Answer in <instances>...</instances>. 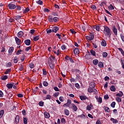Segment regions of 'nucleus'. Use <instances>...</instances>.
Instances as JSON below:
<instances>
[{
	"instance_id": "nucleus-5",
	"label": "nucleus",
	"mask_w": 124,
	"mask_h": 124,
	"mask_svg": "<svg viewBox=\"0 0 124 124\" xmlns=\"http://www.w3.org/2000/svg\"><path fill=\"white\" fill-rule=\"evenodd\" d=\"M79 98L82 101H83V100H86V99L89 100V98L87 97L86 95H80Z\"/></svg>"
},
{
	"instance_id": "nucleus-40",
	"label": "nucleus",
	"mask_w": 124,
	"mask_h": 124,
	"mask_svg": "<svg viewBox=\"0 0 124 124\" xmlns=\"http://www.w3.org/2000/svg\"><path fill=\"white\" fill-rule=\"evenodd\" d=\"M116 100L117 101V102H122V98H120L119 97H116Z\"/></svg>"
},
{
	"instance_id": "nucleus-21",
	"label": "nucleus",
	"mask_w": 124,
	"mask_h": 124,
	"mask_svg": "<svg viewBox=\"0 0 124 124\" xmlns=\"http://www.w3.org/2000/svg\"><path fill=\"white\" fill-rule=\"evenodd\" d=\"M1 79L3 81H4V80H6V79H8V77L7 75L3 76L1 77Z\"/></svg>"
},
{
	"instance_id": "nucleus-44",
	"label": "nucleus",
	"mask_w": 124,
	"mask_h": 124,
	"mask_svg": "<svg viewBox=\"0 0 124 124\" xmlns=\"http://www.w3.org/2000/svg\"><path fill=\"white\" fill-rule=\"evenodd\" d=\"M93 88H90L89 87V88H88V93H93Z\"/></svg>"
},
{
	"instance_id": "nucleus-41",
	"label": "nucleus",
	"mask_w": 124,
	"mask_h": 124,
	"mask_svg": "<svg viewBox=\"0 0 124 124\" xmlns=\"http://www.w3.org/2000/svg\"><path fill=\"white\" fill-rule=\"evenodd\" d=\"M36 3L39 4L40 5H42V4H43V2L42 1V0H39L38 1H36Z\"/></svg>"
},
{
	"instance_id": "nucleus-38",
	"label": "nucleus",
	"mask_w": 124,
	"mask_h": 124,
	"mask_svg": "<svg viewBox=\"0 0 124 124\" xmlns=\"http://www.w3.org/2000/svg\"><path fill=\"white\" fill-rule=\"evenodd\" d=\"M29 67H30V68H31V69L34 68V64H33V63H32V62L30 63H29Z\"/></svg>"
},
{
	"instance_id": "nucleus-37",
	"label": "nucleus",
	"mask_w": 124,
	"mask_h": 124,
	"mask_svg": "<svg viewBox=\"0 0 124 124\" xmlns=\"http://www.w3.org/2000/svg\"><path fill=\"white\" fill-rule=\"evenodd\" d=\"M108 8L110 10H114V9H115V8H114V6H113V5H112L111 4L108 6Z\"/></svg>"
},
{
	"instance_id": "nucleus-47",
	"label": "nucleus",
	"mask_w": 124,
	"mask_h": 124,
	"mask_svg": "<svg viewBox=\"0 0 124 124\" xmlns=\"http://www.w3.org/2000/svg\"><path fill=\"white\" fill-rule=\"evenodd\" d=\"M48 85H49V83H48L47 81H44L43 82V85L44 86V87H48Z\"/></svg>"
},
{
	"instance_id": "nucleus-18",
	"label": "nucleus",
	"mask_w": 124,
	"mask_h": 124,
	"mask_svg": "<svg viewBox=\"0 0 124 124\" xmlns=\"http://www.w3.org/2000/svg\"><path fill=\"white\" fill-rule=\"evenodd\" d=\"M110 121L112 122L113 124H118L119 123L117 119H115L114 118H111Z\"/></svg>"
},
{
	"instance_id": "nucleus-24",
	"label": "nucleus",
	"mask_w": 124,
	"mask_h": 124,
	"mask_svg": "<svg viewBox=\"0 0 124 124\" xmlns=\"http://www.w3.org/2000/svg\"><path fill=\"white\" fill-rule=\"evenodd\" d=\"M88 53L89 54H86L85 57L87 60H90L91 59V54H90V52L88 51Z\"/></svg>"
},
{
	"instance_id": "nucleus-13",
	"label": "nucleus",
	"mask_w": 124,
	"mask_h": 124,
	"mask_svg": "<svg viewBox=\"0 0 124 124\" xmlns=\"http://www.w3.org/2000/svg\"><path fill=\"white\" fill-rule=\"evenodd\" d=\"M71 105L72 106V108L73 109L74 111L76 112V111L78 110V108H77V106H76V105H75V104H72Z\"/></svg>"
},
{
	"instance_id": "nucleus-53",
	"label": "nucleus",
	"mask_w": 124,
	"mask_h": 124,
	"mask_svg": "<svg viewBox=\"0 0 124 124\" xmlns=\"http://www.w3.org/2000/svg\"><path fill=\"white\" fill-rule=\"evenodd\" d=\"M91 8L93 10H96V6L95 5H92L91 6Z\"/></svg>"
},
{
	"instance_id": "nucleus-48",
	"label": "nucleus",
	"mask_w": 124,
	"mask_h": 124,
	"mask_svg": "<svg viewBox=\"0 0 124 124\" xmlns=\"http://www.w3.org/2000/svg\"><path fill=\"white\" fill-rule=\"evenodd\" d=\"M107 56H108V53L106 52H103V57L104 58H107Z\"/></svg>"
},
{
	"instance_id": "nucleus-54",
	"label": "nucleus",
	"mask_w": 124,
	"mask_h": 124,
	"mask_svg": "<svg viewBox=\"0 0 124 124\" xmlns=\"http://www.w3.org/2000/svg\"><path fill=\"white\" fill-rule=\"evenodd\" d=\"M21 16H15V20H20L21 19Z\"/></svg>"
},
{
	"instance_id": "nucleus-35",
	"label": "nucleus",
	"mask_w": 124,
	"mask_h": 124,
	"mask_svg": "<svg viewBox=\"0 0 124 124\" xmlns=\"http://www.w3.org/2000/svg\"><path fill=\"white\" fill-rule=\"evenodd\" d=\"M46 33H47V34H50V33H51V32H53L52 28H51V29H47L46 30Z\"/></svg>"
},
{
	"instance_id": "nucleus-62",
	"label": "nucleus",
	"mask_w": 124,
	"mask_h": 124,
	"mask_svg": "<svg viewBox=\"0 0 124 124\" xmlns=\"http://www.w3.org/2000/svg\"><path fill=\"white\" fill-rule=\"evenodd\" d=\"M21 52H22V49H19L18 50H17L16 55H19L20 54H21Z\"/></svg>"
},
{
	"instance_id": "nucleus-52",
	"label": "nucleus",
	"mask_w": 124,
	"mask_h": 124,
	"mask_svg": "<svg viewBox=\"0 0 124 124\" xmlns=\"http://www.w3.org/2000/svg\"><path fill=\"white\" fill-rule=\"evenodd\" d=\"M116 105V102H113L111 104L110 106L112 107V108H115V106Z\"/></svg>"
},
{
	"instance_id": "nucleus-6",
	"label": "nucleus",
	"mask_w": 124,
	"mask_h": 124,
	"mask_svg": "<svg viewBox=\"0 0 124 124\" xmlns=\"http://www.w3.org/2000/svg\"><path fill=\"white\" fill-rule=\"evenodd\" d=\"M89 88L91 89H94L95 88V82H92L89 84Z\"/></svg>"
},
{
	"instance_id": "nucleus-46",
	"label": "nucleus",
	"mask_w": 124,
	"mask_h": 124,
	"mask_svg": "<svg viewBox=\"0 0 124 124\" xmlns=\"http://www.w3.org/2000/svg\"><path fill=\"white\" fill-rule=\"evenodd\" d=\"M51 96H50V94H47L46 95V99H45V100H46V99H49V100H50L51 98Z\"/></svg>"
},
{
	"instance_id": "nucleus-43",
	"label": "nucleus",
	"mask_w": 124,
	"mask_h": 124,
	"mask_svg": "<svg viewBox=\"0 0 124 124\" xmlns=\"http://www.w3.org/2000/svg\"><path fill=\"white\" fill-rule=\"evenodd\" d=\"M10 72H11V69H7L4 72V74H9Z\"/></svg>"
},
{
	"instance_id": "nucleus-58",
	"label": "nucleus",
	"mask_w": 124,
	"mask_h": 124,
	"mask_svg": "<svg viewBox=\"0 0 124 124\" xmlns=\"http://www.w3.org/2000/svg\"><path fill=\"white\" fill-rule=\"evenodd\" d=\"M43 75H47V71L45 69H43Z\"/></svg>"
},
{
	"instance_id": "nucleus-7",
	"label": "nucleus",
	"mask_w": 124,
	"mask_h": 124,
	"mask_svg": "<svg viewBox=\"0 0 124 124\" xmlns=\"http://www.w3.org/2000/svg\"><path fill=\"white\" fill-rule=\"evenodd\" d=\"M20 122V117L17 115L15 117V123L16 124H18V123Z\"/></svg>"
},
{
	"instance_id": "nucleus-61",
	"label": "nucleus",
	"mask_w": 124,
	"mask_h": 124,
	"mask_svg": "<svg viewBox=\"0 0 124 124\" xmlns=\"http://www.w3.org/2000/svg\"><path fill=\"white\" fill-rule=\"evenodd\" d=\"M70 32H71V33H72V34H74V33H76V32H75V31L74 30V29L70 30Z\"/></svg>"
},
{
	"instance_id": "nucleus-33",
	"label": "nucleus",
	"mask_w": 124,
	"mask_h": 124,
	"mask_svg": "<svg viewBox=\"0 0 124 124\" xmlns=\"http://www.w3.org/2000/svg\"><path fill=\"white\" fill-rule=\"evenodd\" d=\"M23 123L24 124H28V118H27V117H23Z\"/></svg>"
},
{
	"instance_id": "nucleus-26",
	"label": "nucleus",
	"mask_w": 124,
	"mask_h": 124,
	"mask_svg": "<svg viewBox=\"0 0 124 124\" xmlns=\"http://www.w3.org/2000/svg\"><path fill=\"white\" fill-rule=\"evenodd\" d=\"M59 20H60V18H59V17H53V22H55V23H58Z\"/></svg>"
},
{
	"instance_id": "nucleus-10",
	"label": "nucleus",
	"mask_w": 124,
	"mask_h": 124,
	"mask_svg": "<svg viewBox=\"0 0 124 124\" xmlns=\"http://www.w3.org/2000/svg\"><path fill=\"white\" fill-rule=\"evenodd\" d=\"M113 31L115 35H118V29L115 26L113 27Z\"/></svg>"
},
{
	"instance_id": "nucleus-49",
	"label": "nucleus",
	"mask_w": 124,
	"mask_h": 124,
	"mask_svg": "<svg viewBox=\"0 0 124 124\" xmlns=\"http://www.w3.org/2000/svg\"><path fill=\"white\" fill-rule=\"evenodd\" d=\"M49 65L51 69H54V64H53L52 62H49Z\"/></svg>"
},
{
	"instance_id": "nucleus-4",
	"label": "nucleus",
	"mask_w": 124,
	"mask_h": 124,
	"mask_svg": "<svg viewBox=\"0 0 124 124\" xmlns=\"http://www.w3.org/2000/svg\"><path fill=\"white\" fill-rule=\"evenodd\" d=\"M15 83H8L6 85V87L7 88H8V89H9V90H10V89H12V88H13V86H14Z\"/></svg>"
},
{
	"instance_id": "nucleus-30",
	"label": "nucleus",
	"mask_w": 124,
	"mask_h": 124,
	"mask_svg": "<svg viewBox=\"0 0 124 124\" xmlns=\"http://www.w3.org/2000/svg\"><path fill=\"white\" fill-rule=\"evenodd\" d=\"M74 53L75 54V55H77L79 53V49L78 48H76L74 50Z\"/></svg>"
},
{
	"instance_id": "nucleus-20",
	"label": "nucleus",
	"mask_w": 124,
	"mask_h": 124,
	"mask_svg": "<svg viewBox=\"0 0 124 124\" xmlns=\"http://www.w3.org/2000/svg\"><path fill=\"white\" fill-rule=\"evenodd\" d=\"M89 36L92 40H93L94 39V34L93 33V32L90 33Z\"/></svg>"
},
{
	"instance_id": "nucleus-8",
	"label": "nucleus",
	"mask_w": 124,
	"mask_h": 124,
	"mask_svg": "<svg viewBox=\"0 0 124 124\" xmlns=\"http://www.w3.org/2000/svg\"><path fill=\"white\" fill-rule=\"evenodd\" d=\"M15 40H16V44L17 45H20V44H21V40L20 39L18 38V37H15Z\"/></svg>"
},
{
	"instance_id": "nucleus-3",
	"label": "nucleus",
	"mask_w": 124,
	"mask_h": 124,
	"mask_svg": "<svg viewBox=\"0 0 124 124\" xmlns=\"http://www.w3.org/2000/svg\"><path fill=\"white\" fill-rule=\"evenodd\" d=\"M51 29H52V32H55V33H57V32H58L59 30V27L57 26L53 27L51 28Z\"/></svg>"
},
{
	"instance_id": "nucleus-9",
	"label": "nucleus",
	"mask_w": 124,
	"mask_h": 124,
	"mask_svg": "<svg viewBox=\"0 0 124 124\" xmlns=\"http://www.w3.org/2000/svg\"><path fill=\"white\" fill-rule=\"evenodd\" d=\"M45 118H46V119H49V118H50V113H48L47 112H45L44 113Z\"/></svg>"
},
{
	"instance_id": "nucleus-12",
	"label": "nucleus",
	"mask_w": 124,
	"mask_h": 124,
	"mask_svg": "<svg viewBox=\"0 0 124 124\" xmlns=\"http://www.w3.org/2000/svg\"><path fill=\"white\" fill-rule=\"evenodd\" d=\"M87 28V25L83 24L81 26L80 29L83 31H86V29Z\"/></svg>"
},
{
	"instance_id": "nucleus-27",
	"label": "nucleus",
	"mask_w": 124,
	"mask_h": 124,
	"mask_svg": "<svg viewBox=\"0 0 124 124\" xmlns=\"http://www.w3.org/2000/svg\"><path fill=\"white\" fill-rule=\"evenodd\" d=\"M4 114V110H1L0 111V119H1L2 118V116H3V114Z\"/></svg>"
},
{
	"instance_id": "nucleus-31",
	"label": "nucleus",
	"mask_w": 124,
	"mask_h": 124,
	"mask_svg": "<svg viewBox=\"0 0 124 124\" xmlns=\"http://www.w3.org/2000/svg\"><path fill=\"white\" fill-rule=\"evenodd\" d=\"M110 90V91H111V92H116V88H115V86L114 85L111 86Z\"/></svg>"
},
{
	"instance_id": "nucleus-56",
	"label": "nucleus",
	"mask_w": 124,
	"mask_h": 124,
	"mask_svg": "<svg viewBox=\"0 0 124 124\" xmlns=\"http://www.w3.org/2000/svg\"><path fill=\"white\" fill-rule=\"evenodd\" d=\"M120 37H121L122 41H123V42H124V34L121 33L120 34Z\"/></svg>"
},
{
	"instance_id": "nucleus-17",
	"label": "nucleus",
	"mask_w": 124,
	"mask_h": 124,
	"mask_svg": "<svg viewBox=\"0 0 124 124\" xmlns=\"http://www.w3.org/2000/svg\"><path fill=\"white\" fill-rule=\"evenodd\" d=\"M90 53L92 56H93V57H96V54L95 51L94 50L91 49L90 50Z\"/></svg>"
},
{
	"instance_id": "nucleus-64",
	"label": "nucleus",
	"mask_w": 124,
	"mask_h": 124,
	"mask_svg": "<svg viewBox=\"0 0 124 124\" xmlns=\"http://www.w3.org/2000/svg\"><path fill=\"white\" fill-rule=\"evenodd\" d=\"M17 96H18V97L20 98L24 97V95L21 93L17 94Z\"/></svg>"
},
{
	"instance_id": "nucleus-51",
	"label": "nucleus",
	"mask_w": 124,
	"mask_h": 124,
	"mask_svg": "<svg viewBox=\"0 0 124 124\" xmlns=\"http://www.w3.org/2000/svg\"><path fill=\"white\" fill-rule=\"evenodd\" d=\"M97 100L100 104L102 103V98H101V97H99Z\"/></svg>"
},
{
	"instance_id": "nucleus-2",
	"label": "nucleus",
	"mask_w": 124,
	"mask_h": 124,
	"mask_svg": "<svg viewBox=\"0 0 124 124\" xmlns=\"http://www.w3.org/2000/svg\"><path fill=\"white\" fill-rule=\"evenodd\" d=\"M8 7L9 9H15L16 8L17 6H16V5H15L14 4L9 3L8 4Z\"/></svg>"
},
{
	"instance_id": "nucleus-59",
	"label": "nucleus",
	"mask_w": 124,
	"mask_h": 124,
	"mask_svg": "<svg viewBox=\"0 0 124 124\" xmlns=\"http://www.w3.org/2000/svg\"><path fill=\"white\" fill-rule=\"evenodd\" d=\"M30 11V9L29 8H26L25 10L23 11V13H27Z\"/></svg>"
},
{
	"instance_id": "nucleus-57",
	"label": "nucleus",
	"mask_w": 124,
	"mask_h": 124,
	"mask_svg": "<svg viewBox=\"0 0 124 124\" xmlns=\"http://www.w3.org/2000/svg\"><path fill=\"white\" fill-rule=\"evenodd\" d=\"M75 86L76 87V88H77V89H80V85L78 84V83H75Z\"/></svg>"
},
{
	"instance_id": "nucleus-23",
	"label": "nucleus",
	"mask_w": 124,
	"mask_h": 124,
	"mask_svg": "<svg viewBox=\"0 0 124 124\" xmlns=\"http://www.w3.org/2000/svg\"><path fill=\"white\" fill-rule=\"evenodd\" d=\"M98 66H99V67H100V68H102V67H104V65H103V62H99L98 63Z\"/></svg>"
},
{
	"instance_id": "nucleus-1",
	"label": "nucleus",
	"mask_w": 124,
	"mask_h": 124,
	"mask_svg": "<svg viewBox=\"0 0 124 124\" xmlns=\"http://www.w3.org/2000/svg\"><path fill=\"white\" fill-rule=\"evenodd\" d=\"M104 29L103 32L105 35L108 37H111V35H112V31H111V29L108 26H104Z\"/></svg>"
},
{
	"instance_id": "nucleus-14",
	"label": "nucleus",
	"mask_w": 124,
	"mask_h": 124,
	"mask_svg": "<svg viewBox=\"0 0 124 124\" xmlns=\"http://www.w3.org/2000/svg\"><path fill=\"white\" fill-rule=\"evenodd\" d=\"M24 35V32L22 31H20L17 33V36L18 37H22Z\"/></svg>"
},
{
	"instance_id": "nucleus-34",
	"label": "nucleus",
	"mask_w": 124,
	"mask_h": 124,
	"mask_svg": "<svg viewBox=\"0 0 124 124\" xmlns=\"http://www.w3.org/2000/svg\"><path fill=\"white\" fill-rule=\"evenodd\" d=\"M93 63L94 65H97V64L98 63V60L97 59L93 60Z\"/></svg>"
},
{
	"instance_id": "nucleus-50",
	"label": "nucleus",
	"mask_w": 124,
	"mask_h": 124,
	"mask_svg": "<svg viewBox=\"0 0 124 124\" xmlns=\"http://www.w3.org/2000/svg\"><path fill=\"white\" fill-rule=\"evenodd\" d=\"M23 69H24V65H23V64H21L19 68V71H22L23 70Z\"/></svg>"
},
{
	"instance_id": "nucleus-25",
	"label": "nucleus",
	"mask_w": 124,
	"mask_h": 124,
	"mask_svg": "<svg viewBox=\"0 0 124 124\" xmlns=\"http://www.w3.org/2000/svg\"><path fill=\"white\" fill-rule=\"evenodd\" d=\"M104 108L105 112H107V113L110 112V108H109L104 107Z\"/></svg>"
},
{
	"instance_id": "nucleus-60",
	"label": "nucleus",
	"mask_w": 124,
	"mask_h": 124,
	"mask_svg": "<svg viewBox=\"0 0 124 124\" xmlns=\"http://www.w3.org/2000/svg\"><path fill=\"white\" fill-rule=\"evenodd\" d=\"M12 65V63L11 62H8L7 64V67H11V66Z\"/></svg>"
},
{
	"instance_id": "nucleus-11",
	"label": "nucleus",
	"mask_w": 124,
	"mask_h": 124,
	"mask_svg": "<svg viewBox=\"0 0 124 124\" xmlns=\"http://www.w3.org/2000/svg\"><path fill=\"white\" fill-rule=\"evenodd\" d=\"M31 40L30 39L26 40L24 41V43H25L26 45H27V46H30V45H31Z\"/></svg>"
},
{
	"instance_id": "nucleus-63",
	"label": "nucleus",
	"mask_w": 124,
	"mask_h": 124,
	"mask_svg": "<svg viewBox=\"0 0 124 124\" xmlns=\"http://www.w3.org/2000/svg\"><path fill=\"white\" fill-rule=\"evenodd\" d=\"M61 122L62 124H65V119L64 118H62Z\"/></svg>"
},
{
	"instance_id": "nucleus-39",
	"label": "nucleus",
	"mask_w": 124,
	"mask_h": 124,
	"mask_svg": "<svg viewBox=\"0 0 124 124\" xmlns=\"http://www.w3.org/2000/svg\"><path fill=\"white\" fill-rule=\"evenodd\" d=\"M118 50L119 51H120L122 55H123V56H124V50L123 49V48H121V47H119L118 48Z\"/></svg>"
},
{
	"instance_id": "nucleus-36",
	"label": "nucleus",
	"mask_w": 124,
	"mask_h": 124,
	"mask_svg": "<svg viewBox=\"0 0 124 124\" xmlns=\"http://www.w3.org/2000/svg\"><path fill=\"white\" fill-rule=\"evenodd\" d=\"M38 105L41 107H43L44 106V102L41 101L39 102Z\"/></svg>"
},
{
	"instance_id": "nucleus-28",
	"label": "nucleus",
	"mask_w": 124,
	"mask_h": 124,
	"mask_svg": "<svg viewBox=\"0 0 124 124\" xmlns=\"http://www.w3.org/2000/svg\"><path fill=\"white\" fill-rule=\"evenodd\" d=\"M19 58L17 56H15L14 58V63H17L18 62V60Z\"/></svg>"
},
{
	"instance_id": "nucleus-32",
	"label": "nucleus",
	"mask_w": 124,
	"mask_h": 124,
	"mask_svg": "<svg viewBox=\"0 0 124 124\" xmlns=\"http://www.w3.org/2000/svg\"><path fill=\"white\" fill-rule=\"evenodd\" d=\"M120 93H118L117 94H116V96H123V95H124V93H123V92L120 91Z\"/></svg>"
},
{
	"instance_id": "nucleus-22",
	"label": "nucleus",
	"mask_w": 124,
	"mask_h": 124,
	"mask_svg": "<svg viewBox=\"0 0 124 124\" xmlns=\"http://www.w3.org/2000/svg\"><path fill=\"white\" fill-rule=\"evenodd\" d=\"M13 51H14V47L13 46L10 47L8 50V53H13Z\"/></svg>"
},
{
	"instance_id": "nucleus-42",
	"label": "nucleus",
	"mask_w": 124,
	"mask_h": 124,
	"mask_svg": "<svg viewBox=\"0 0 124 124\" xmlns=\"http://www.w3.org/2000/svg\"><path fill=\"white\" fill-rule=\"evenodd\" d=\"M39 40V36H36L33 38L34 41H37Z\"/></svg>"
},
{
	"instance_id": "nucleus-29",
	"label": "nucleus",
	"mask_w": 124,
	"mask_h": 124,
	"mask_svg": "<svg viewBox=\"0 0 124 124\" xmlns=\"http://www.w3.org/2000/svg\"><path fill=\"white\" fill-rule=\"evenodd\" d=\"M78 117L81 118V119H86V115H85L84 114H82L80 115H78Z\"/></svg>"
},
{
	"instance_id": "nucleus-55",
	"label": "nucleus",
	"mask_w": 124,
	"mask_h": 124,
	"mask_svg": "<svg viewBox=\"0 0 124 124\" xmlns=\"http://www.w3.org/2000/svg\"><path fill=\"white\" fill-rule=\"evenodd\" d=\"M59 94H60V93L59 92H56V93H55L53 94V96L54 97H57V96L59 95Z\"/></svg>"
},
{
	"instance_id": "nucleus-16",
	"label": "nucleus",
	"mask_w": 124,
	"mask_h": 124,
	"mask_svg": "<svg viewBox=\"0 0 124 124\" xmlns=\"http://www.w3.org/2000/svg\"><path fill=\"white\" fill-rule=\"evenodd\" d=\"M101 45L103 46V47H106V46L107 45V43H106V41L103 40L101 42Z\"/></svg>"
},
{
	"instance_id": "nucleus-19",
	"label": "nucleus",
	"mask_w": 124,
	"mask_h": 124,
	"mask_svg": "<svg viewBox=\"0 0 124 124\" xmlns=\"http://www.w3.org/2000/svg\"><path fill=\"white\" fill-rule=\"evenodd\" d=\"M64 113L66 116H69V110L67 109H65L64 110Z\"/></svg>"
},
{
	"instance_id": "nucleus-15",
	"label": "nucleus",
	"mask_w": 124,
	"mask_h": 124,
	"mask_svg": "<svg viewBox=\"0 0 124 124\" xmlns=\"http://www.w3.org/2000/svg\"><path fill=\"white\" fill-rule=\"evenodd\" d=\"M48 22H50V23H53V16H48Z\"/></svg>"
},
{
	"instance_id": "nucleus-45",
	"label": "nucleus",
	"mask_w": 124,
	"mask_h": 124,
	"mask_svg": "<svg viewBox=\"0 0 124 124\" xmlns=\"http://www.w3.org/2000/svg\"><path fill=\"white\" fill-rule=\"evenodd\" d=\"M26 58L25 55H22L21 57V62H24L25 61V59Z\"/></svg>"
}]
</instances>
